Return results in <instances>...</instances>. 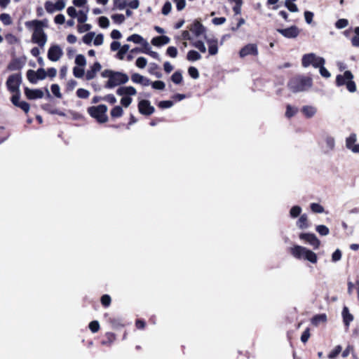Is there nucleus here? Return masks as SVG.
<instances>
[{
    "label": "nucleus",
    "mask_w": 359,
    "mask_h": 359,
    "mask_svg": "<svg viewBox=\"0 0 359 359\" xmlns=\"http://www.w3.org/2000/svg\"><path fill=\"white\" fill-rule=\"evenodd\" d=\"M111 19L115 23L121 24L125 21V16L123 14H114Z\"/></svg>",
    "instance_id": "nucleus-46"
},
{
    "label": "nucleus",
    "mask_w": 359,
    "mask_h": 359,
    "mask_svg": "<svg viewBox=\"0 0 359 359\" xmlns=\"http://www.w3.org/2000/svg\"><path fill=\"white\" fill-rule=\"evenodd\" d=\"M142 53L148 54L154 59L160 60L158 53L151 50V46H149L148 42L144 43V50H142Z\"/></svg>",
    "instance_id": "nucleus-28"
},
{
    "label": "nucleus",
    "mask_w": 359,
    "mask_h": 359,
    "mask_svg": "<svg viewBox=\"0 0 359 359\" xmlns=\"http://www.w3.org/2000/svg\"><path fill=\"white\" fill-rule=\"evenodd\" d=\"M102 66L100 62H96L90 67V69L88 70L86 74V78L88 81L92 80L96 76L97 72L101 70Z\"/></svg>",
    "instance_id": "nucleus-20"
},
{
    "label": "nucleus",
    "mask_w": 359,
    "mask_h": 359,
    "mask_svg": "<svg viewBox=\"0 0 359 359\" xmlns=\"http://www.w3.org/2000/svg\"><path fill=\"white\" fill-rule=\"evenodd\" d=\"M57 11H62L66 6V0H57L55 3Z\"/></svg>",
    "instance_id": "nucleus-63"
},
{
    "label": "nucleus",
    "mask_w": 359,
    "mask_h": 359,
    "mask_svg": "<svg viewBox=\"0 0 359 359\" xmlns=\"http://www.w3.org/2000/svg\"><path fill=\"white\" fill-rule=\"evenodd\" d=\"M189 74L193 79H198L199 77V73L198 69L194 67H190L188 69Z\"/></svg>",
    "instance_id": "nucleus-54"
},
{
    "label": "nucleus",
    "mask_w": 359,
    "mask_h": 359,
    "mask_svg": "<svg viewBox=\"0 0 359 359\" xmlns=\"http://www.w3.org/2000/svg\"><path fill=\"white\" fill-rule=\"evenodd\" d=\"M208 46V52L210 55H215L218 53V40L215 37L205 36Z\"/></svg>",
    "instance_id": "nucleus-16"
},
{
    "label": "nucleus",
    "mask_w": 359,
    "mask_h": 359,
    "mask_svg": "<svg viewBox=\"0 0 359 359\" xmlns=\"http://www.w3.org/2000/svg\"><path fill=\"white\" fill-rule=\"evenodd\" d=\"M302 212V208L299 205L293 206L290 210V215L292 218H296L300 215Z\"/></svg>",
    "instance_id": "nucleus-33"
},
{
    "label": "nucleus",
    "mask_w": 359,
    "mask_h": 359,
    "mask_svg": "<svg viewBox=\"0 0 359 359\" xmlns=\"http://www.w3.org/2000/svg\"><path fill=\"white\" fill-rule=\"evenodd\" d=\"M301 111L306 118H311L316 114L318 109L315 106L305 105L302 107Z\"/></svg>",
    "instance_id": "nucleus-19"
},
{
    "label": "nucleus",
    "mask_w": 359,
    "mask_h": 359,
    "mask_svg": "<svg viewBox=\"0 0 359 359\" xmlns=\"http://www.w3.org/2000/svg\"><path fill=\"white\" fill-rule=\"evenodd\" d=\"M187 58L189 61H196L201 58V55L196 50H189L187 53Z\"/></svg>",
    "instance_id": "nucleus-29"
},
{
    "label": "nucleus",
    "mask_w": 359,
    "mask_h": 359,
    "mask_svg": "<svg viewBox=\"0 0 359 359\" xmlns=\"http://www.w3.org/2000/svg\"><path fill=\"white\" fill-rule=\"evenodd\" d=\"M318 68H319V72L322 76H323L325 78L330 77L331 74L327 71V69L324 67V65H321V66H319Z\"/></svg>",
    "instance_id": "nucleus-60"
},
{
    "label": "nucleus",
    "mask_w": 359,
    "mask_h": 359,
    "mask_svg": "<svg viewBox=\"0 0 359 359\" xmlns=\"http://www.w3.org/2000/svg\"><path fill=\"white\" fill-rule=\"evenodd\" d=\"M297 226L301 229H305L309 227L308 217L306 214L300 215L299 219L297 222Z\"/></svg>",
    "instance_id": "nucleus-25"
},
{
    "label": "nucleus",
    "mask_w": 359,
    "mask_h": 359,
    "mask_svg": "<svg viewBox=\"0 0 359 359\" xmlns=\"http://www.w3.org/2000/svg\"><path fill=\"white\" fill-rule=\"evenodd\" d=\"M107 107L104 104H100L96 107H90L88 109L89 114L97 119L100 123H105L107 121L106 112Z\"/></svg>",
    "instance_id": "nucleus-6"
},
{
    "label": "nucleus",
    "mask_w": 359,
    "mask_h": 359,
    "mask_svg": "<svg viewBox=\"0 0 359 359\" xmlns=\"http://www.w3.org/2000/svg\"><path fill=\"white\" fill-rule=\"evenodd\" d=\"M131 80L133 83L142 84L144 86L150 85L151 81L149 79L143 76L142 75L135 73L131 76Z\"/></svg>",
    "instance_id": "nucleus-21"
},
{
    "label": "nucleus",
    "mask_w": 359,
    "mask_h": 359,
    "mask_svg": "<svg viewBox=\"0 0 359 359\" xmlns=\"http://www.w3.org/2000/svg\"><path fill=\"white\" fill-rule=\"evenodd\" d=\"M357 141L356 134L352 133L346 139V147L353 153L359 154V144H355Z\"/></svg>",
    "instance_id": "nucleus-13"
},
{
    "label": "nucleus",
    "mask_w": 359,
    "mask_h": 359,
    "mask_svg": "<svg viewBox=\"0 0 359 359\" xmlns=\"http://www.w3.org/2000/svg\"><path fill=\"white\" fill-rule=\"evenodd\" d=\"M348 25V20L344 18L339 19L335 22V27L339 29H344Z\"/></svg>",
    "instance_id": "nucleus-40"
},
{
    "label": "nucleus",
    "mask_w": 359,
    "mask_h": 359,
    "mask_svg": "<svg viewBox=\"0 0 359 359\" xmlns=\"http://www.w3.org/2000/svg\"><path fill=\"white\" fill-rule=\"evenodd\" d=\"M75 63L79 66L84 67L86 65V60L84 55L81 54L76 55Z\"/></svg>",
    "instance_id": "nucleus-41"
},
{
    "label": "nucleus",
    "mask_w": 359,
    "mask_h": 359,
    "mask_svg": "<svg viewBox=\"0 0 359 359\" xmlns=\"http://www.w3.org/2000/svg\"><path fill=\"white\" fill-rule=\"evenodd\" d=\"M130 46L128 44H125L122 46H121L118 53L117 57L120 60H123L125 54L129 50Z\"/></svg>",
    "instance_id": "nucleus-34"
},
{
    "label": "nucleus",
    "mask_w": 359,
    "mask_h": 359,
    "mask_svg": "<svg viewBox=\"0 0 359 359\" xmlns=\"http://www.w3.org/2000/svg\"><path fill=\"white\" fill-rule=\"evenodd\" d=\"M182 73L179 71L175 72L171 76V80L176 84H180L182 81Z\"/></svg>",
    "instance_id": "nucleus-36"
},
{
    "label": "nucleus",
    "mask_w": 359,
    "mask_h": 359,
    "mask_svg": "<svg viewBox=\"0 0 359 359\" xmlns=\"http://www.w3.org/2000/svg\"><path fill=\"white\" fill-rule=\"evenodd\" d=\"M128 41H132L136 44H142L144 47V43L147 42L140 35L134 34L127 38Z\"/></svg>",
    "instance_id": "nucleus-27"
},
{
    "label": "nucleus",
    "mask_w": 359,
    "mask_h": 359,
    "mask_svg": "<svg viewBox=\"0 0 359 359\" xmlns=\"http://www.w3.org/2000/svg\"><path fill=\"white\" fill-rule=\"evenodd\" d=\"M171 9H172L171 3L170 1H166L162 8V13L164 15H167L170 13Z\"/></svg>",
    "instance_id": "nucleus-50"
},
{
    "label": "nucleus",
    "mask_w": 359,
    "mask_h": 359,
    "mask_svg": "<svg viewBox=\"0 0 359 359\" xmlns=\"http://www.w3.org/2000/svg\"><path fill=\"white\" fill-rule=\"evenodd\" d=\"M27 77L29 81L32 83H36L39 81L36 73H35V71L32 69H29L27 72Z\"/></svg>",
    "instance_id": "nucleus-30"
},
{
    "label": "nucleus",
    "mask_w": 359,
    "mask_h": 359,
    "mask_svg": "<svg viewBox=\"0 0 359 359\" xmlns=\"http://www.w3.org/2000/svg\"><path fill=\"white\" fill-rule=\"evenodd\" d=\"M76 95L79 98L86 99L90 95V92L83 88H79L76 91Z\"/></svg>",
    "instance_id": "nucleus-42"
},
{
    "label": "nucleus",
    "mask_w": 359,
    "mask_h": 359,
    "mask_svg": "<svg viewBox=\"0 0 359 359\" xmlns=\"http://www.w3.org/2000/svg\"><path fill=\"white\" fill-rule=\"evenodd\" d=\"M101 75L103 78H108V81L104 85L106 88H113L121 84L126 83L129 80V77L126 74L110 69L103 71Z\"/></svg>",
    "instance_id": "nucleus-2"
},
{
    "label": "nucleus",
    "mask_w": 359,
    "mask_h": 359,
    "mask_svg": "<svg viewBox=\"0 0 359 359\" xmlns=\"http://www.w3.org/2000/svg\"><path fill=\"white\" fill-rule=\"evenodd\" d=\"M150 84H151L153 88L157 90H163L165 86V83L162 81H156L151 83Z\"/></svg>",
    "instance_id": "nucleus-47"
},
{
    "label": "nucleus",
    "mask_w": 359,
    "mask_h": 359,
    "mask_svg": "<svg viewBox=\"0 0 359 359\" xmlns=\"http://www.w3.org/2000/svg\"><path fill=\"white\" fill-rule=\"evenodd\" d=\"M320 145L325 154H328L333 151L335 147V139L334 137L329 134H325L323 136L322 141Z\"/></svg>",
    "instance_id": "nucleus-9"
},
{
    "label": "nucleus",
    "mask_w": 359,
    "mask_h": 359,
    "mask_svg": "<svg viewBox=\"0 0 359 359\" xmlns=\"http://www.w3.org/2000/svg\"><path fill=\"white\" fill-rule=\"evenodd\" d=\"M89 9L87 8L86 11H80L79 12V16H78V22L79 23H84L87 21L88 17L87 13L88 12Z\"/></svg>",
    "instance_id": "nucleus-37"
},
{
    "label": "nucleus",
    "mask_w": 359,
    "mask_h": 359,
    "mask_svg": "<svg viewBox=\"0 0 359 359\" xmlns=\"http://www.w3.org/2000/svg\"><path fill=\"white\" fill-rule=\"evenodd\" d=\"M63 55L62 48L58 45H53L48 51V58L53 62L58 61Z\"/></svg>",
    "instance_id": "nucleus-11"
},
{
    "label": "nucleus",
    "mask_w": 359,
    "mask_h": 359,
    "mask_svg": "<svg viewBox=\"0 0 359 359\" xmlns=\"http://www.w3.org/2000/svg\"><path fill=\"white\" fill-rule=\"evenodd\" d=\"M139 112L145 116H149L155 111V108L147 100H140L138 103Z\"/></svg>",
    "instance_id": "nucleus-10"
},
{
    "label": "nucleus",
    "mask_w": 359,
    "mask_h": 359,
    "mask_svg": "<svg viewBox=\"0 0 359 359\" xmlns=\"http://www.w3.org/2000/svg\"><path fill=\"white\" fill-rule=\"evenodd\" d=\"M114 8L113 9L123 10L127 6V1L125 0H113Z\"/></svg>",
    "instance_id": "nucleus-31"
},
{
    "label": "nucleus",
    "mask_w": 359,
    "mask_h": 359,
    "mask_svg": "<svg viewBox=\"0 0 359 359\" xmlns=\"http://www.w3.org/2000/svg\"><path fill=\"white\" fill-rule=\"evenodd\" d=\"M192 45L197 49H198L201 53L206 52V48L204 43L202 41H196L192 43Z\"/></svg>",
    "instance_id": "nucleus-44"
},
{
    "label": "nucleus",
    "mask_w": 359,
    "mask_h": 359,
    "mask_svg": "<svg viewBox=\"0 0 359 359\" xmlns=\"http://www.w3.org/2000/svg\"><path fill=\"white\" fill-rule=\"evenodd\" d=\"M25 94L27 96V97L29 100L42 98L44 95L43 92L40 89L32 90L28 88H25Z\"/></svg>",
    "instance_id": "nucleus-18"
},
{
    "label": "nucleus",
    "mask_w": 359,
    "mask_h": 359,
    "mask_svg": "<svg viewBox=\"0 0 359 359\" xmlns=\"http://www.w3.org/2000/svg\"><path fill=\"white\" fill-rule=\"evenodd\" d=\"M325 60L322 57L317 56L315 53H308L303 55L302 64L304 67L312 65L315 68H318L321 65H325Z\"/></svg>",
    "instance_id": "nucleus-7"
},
{
    "label": "nucleus",
    "mask_w": 359,
    "mask_h": 359,
    "mask_svg": "<svg viewBox=\"0 0 359 359\" xmlns=\"http://www.w3.org/2000/svg\"><path fill=\"white\" fill-rule=\"evenodd\" d=\"M89 328L92 331V332H97L100 329L99 323L96 320L90 322L89 324Z\"/></svg>",
    "instance_id": "nucleus-59"
},
{
    "label": "nucleus",
    "mask_w": 359,
    "mask_h": 359,
    "mask_svg": "<svg viewBox=\"0 0 359 359\" xmlns=\"http://www.w3.org/2000/svg\"><path fill=\"white\" fill-rule=\"evenodd\" d=\"M341 351V346H337L335 347V348L330 353L328 357L330 358H334L335 357H337Z\"/></svg>",
    "instance_id": "nucleus-62"
},
{
    "label": "nucleus",
    "mask_w": 359,
    "mask_h": 359,
    "mask_svg": "<svg viewBox=\"0 0 359 359\" xmlns=\"http://www.w3.org/2000/svg\"><path fill=\"white\" fill-rule=\"evenodd\" d=\"M99 25L102 28H107L109 25V19L104 16L99 18Z\"/></svg>",
    "instance_id": "nucleus-53"
},
{
    "label": "nucleus",
    "mask_w": 359,
    "mask_h": 359,
    "mask_svg": "<svg viewBox=\"0 0 359 359\" xmlns=\"http://www.w3.org/2000/svg\"><path fill=\"white\" fill-rule=\"evenodd\" d=\"M277 32L288 39L296 38L299 34V29L294 25L286 29H278Z\"/></svg>",
    "instance_id": "nucleus-12"
},
{
    "label": "nucleus",
    "mask_w": 359,
    "mask_h": 359,
    "mask_svg": "<svg viewBox=\"0 0 359 359\" xmlns=\"http://www.w3.org/2000/svg\"><path fill=\"white\" fill-rule=\"evenodd\" d=\"M95 36L94 32H89L83 36V41L86 44H90L93 38Z\"/></svg>",
    "instance_id": "nucleus-51"
},
{
    "label": "nucleus",
    "mask_w": 359,
    "mask_h": 359,
    "mask_svg": "<svg viewBox=\"0 0 359 359\" xmlns=\"http://www.w3.org/2000/svg\"><path fill=\"white\" fill-rule=\"evenodd\" d=\"M290 252L291 254L297 259H304L313 264H316L318 261L316 254L304 247L294 245L291 248Z\"/></svg>",
    "instance_id": "nucleus-4"
},
{
    "label": "nucleus",
    "mask_w": 359,
    "mask_h": 359,
    "mask_svg": "<svg viewBox=\"0 0 359 359\" xmlns=\"http://www.w3.org/2000/svg\"><path fill=\"white\" fill-rule=\"evenodd\" d=\"M311 85L312 81L310 78L297 76L290 79L287 86L292 92L299 93L308 90Z\"/></svg>",
    "instance_id": "nucleus-3"
},
{
    "label": "nucleus",
    "mask_w": 359,
    "mask_h": 359,
    "mask_svg": "<svg viewBox=\"0 0 359 359\" xmlns=\"http://www.w3.org/2000/svg\"><path fill=\"white\" fill-rule=\"evenodd\" d=\"M74 76L76 78H81L84 75V69L78 67L73 69Z\"/></svg>",
    "instance_id": "nucleus-55"
},
{
    "label": "nucleus",
    "mask_w": 359,
    "mask_h": 359,
    "mask_svg": "<svg viewBox=\"0 0 359 359\" xmlns=\"http://www.w3.org/2000/svg\"><path fill=\"white\" fill-rule=\"evenodd\" d=\"M0 18L2 21V22L5 25H9L12 23V20L11 16L7 13H3L1 15Z\"/></svg>",
    "instance_id": "nucleus-49"
},
{
    "label": "nucleus",
    "mask_w": 359,
    "mask_h": 359,
    "mask_svg": "<svg viewBox=\"0 0 359 359\" xmlns=\"http://www.w3.org/2000/svg\"><path fill=\"white\" fill-rule=\"evenodd\" d=\"M16 107L22 109L25 113H27L29 111L30 107L29 104L25 101H20Z\"/></svg>",
    "instance_id": "nucleus-61"
},
{
    "label": "nucleus",
    "mask_w": 359,
    "mask_h": 359,
    "mask_svg": "<svg viewBox=\"0 0 359 359\" xmlns=\"http://www.w3.org/2000/svg\"><path fill=\"white\" fill-rule=\"evenodd\" d=\"M51 91L55 97L58 98H60L62 97V95L60 93V88L57 84H53L51 86Z\"/></svg>",
    "instance_id": "nucleus-52"
},
{
    "label": "nucleus",
    "mask_w": 359,
    "mask_h": 359,
    "mask_svg": "<svg viewBox=\"0 0 359 359\" xmlns=\"http://www.w3.org/2000/svg\"><path fill=\"white\" fill-rule=\"evenodd\" d=\"M239 55L241 57H244L247 55H258V49L257 46L255 43H249L245 46L240 50Z\"/></svg>",
    "instance_id": "nucleus-14"
},
{
    "label": "nucleus",
    "mask_w": 359,
    "mask_h": 359,
    "mask_svg": "<svg viewBox=\"0 0 359 359\" xmlns=\"http://www.w3.org/2000/svg\"><path fill=\"white\" fill-rule=\"evenodd\" d=\"M341 259V252L340 250L337 249L332 255V261L337 262Z\"/></svg>",
    "instance_id": "nucleus-57"
},
{
    "label": "nucleus",
    "mask_w": 359,
    "mask_h": 359,
    "mask_svg": "<svg viewBox=\"0 0 359 359\" xmlns=\"http://www.w3.org/2000/svg\"><path fill=\"white\" fill-rule=\"evenodd\" d=\"M22 76L20 74H13L9 76L6 81V86L11 93L20 91Z\"/></svg>",
    "instance_id": "nucleus-8"
},
{
    "label": "nucleus",
    "mask_w": 359,
    "mask_h": 359,
    "mask_svg": "<svg viewBox=\"0 0 359 359\" xmlns=\"http://www.w3.org/2000/svg\"><path fill=\"white\" fill-rule=\"evenodd\" d=\"M116 93L120 96L135 95L137 94V90L133 86H124L118 88L116 90Z\"/></svg>",
    "instance_id": "nucleus-22"
},
{
    "label": "nucleus",
    "mask_w": 359,
    "mask_h": 359,
    "mask_svg": "<svg viewBox=\"0 0 359 359\" xmlns=\"http://www.w3.org/2000/svg\"><path fill=\"white\" fill-rule=\"evenodd\" d=\"M170 42V38L167 36H156L152 39L151 43L156 46L168 44Z\"/></svg>",
    "instance_id": "nucleus-23"
},
{
    "label": "nucleus",
    "mask_w": 359,
    "mask_h": 359,
    "mask_svg": "<svg viewBox=\"0 0 359 359\" xmlns=\"http://www.w3.org/2000/svg\"><path fill=\"white\" fill-rule=\"evenodd\" d=\"M25 26L28 29L33 28L32 41L41 48L44 47L47 42V35L43 29L46 26L44 22L38 20L27 21Z\"/></svg>",
    "instance_id": "nucleus-1"
},
{
    "label": "nucleus",
    "mask_w": 359,
    "mask_h": 359,
    "mask_svg": "<svg viewBox=\"0 0 359 359\" xmlns=\"http://www.w3.org/2000/svg\"><path fill=\"white\" fill-rule=\"evenodd\" d=\"M353 79V74L350 71H346L343 75L337 76L336 84L337 86L346 85L350 93H354L356 91V85Z\"/></svg>",
    "instance_id": "nucleus-5"
},
{
    "label": "nucleus",
    "mask_w": 359,
    "mask_h": 359,
    "mask_svg": "<svg viewBox=\"0 0 359 359\" xmlns=\"http://www.w3.org/2000/svg\"><path fill=\"white\" fill-rule=\"evenodd\" d=\"M167 54L170 56L171 57H176L177 55V49L174 47V46H169L168 48H167V51H166Z\"/></svg>",
    "instance_id": "nucleus-58"
},
{
    "label": "nucleus",
    "mask_w": 359,
    "mask_h": 359,
    "mask_svg": "<svg viewBox=\"0 0 359 359\" xmlns=\"http://www.w3.org/2000/svg\"><path fill=\"white\" fill-rule=\"evenodd\" d=\"M189 30L196 37H198L205 32V27L198 20H196L190 27Z\"/></svg>",
    "instance_id": "nucleus-17"
},
{
    "label": "nucleus",
    "mask_w": 359,
    "mask_h": 359,
    "mask_svg": "<svg viewBox=\"0 0 359 359\" xmlns=\"http://www.w3.org/2000/svg\"><path fill=\"white\" fill-rule=\"evenodd\" d=\"M299 238L308 242L314 249H318L320 242L313 233H301Z\"/></svg>",
    "instance_id": "nucleus-15"
},
{
    "label": "nucleus",
    "mask_w": 359,
    "mask_h": 359,
    "mask_svg": "<svg viewBox=\"0 0 359 359\" xmlns=\"http://www.w3.org/2000/svg\"><path fill=\"white\" fill-rule=\"evenodd\" d=\"M172 1L176 4L177 10L179 11H182L186 6V1L185 0H172Z\"/></svg>",
    "instance_id": "nucleus-56"
},
{
    "label": "nucleus",
    "mask_w": 359,
    "mask_h": 359,
    "mask_svg": "<svg viewBox=\"0 0 359 359\" xmlns=\"http://www.w3.org/2000/svg\"><path fill=\"white\" fill-rule=\"evenodd\" d=\"M158 107L161 109H168L170 108L173 106V102L170 100H163L159 102L158 104Z\"/></svg>",
    "instance_id": "nucleus-48"
},
{
    "label": "nucleus",
    "mask_w": 359,
    "mask_h": 359,
    "mask_svg": "<svg viewBox=\"0 0 359 359\" xmlns=\"http://www.w3.org/2000/svg\"><path fill=\"white\" fill-rule=\"evenodd\" d=\"M316 230L321 236H327L330 233L329 229L325 225L317 226Z\"/></svg>",
    "instance_id": "nucleus-38"
},
{
    "label": "nucleus",
    "mask_w": 359,
    "mask_h": 359,
    "mask_svg": "<svg viewBox=\"0 0 359 359\" xmlns=\"http://www.w3.org/2000/svg\"><path fill=\"white\" fill-rule=\"evenodd\" d=\"M123 115V109L120 106L114 107L111 111V116L113 118H118Z\"/></svg>",
    "instance_id": "nucleus-35"
},
{
    "label": "nucleus",
    "mask_w": 359,
    "mask_h": 359,
    "mask_svg": "<svg viewBox=\"0 0 359 359\" xmlns=\"http://www.w3.org/2000/svg\"><path fill=\"white\" fill-rule=\"evenodd\" d=\"M342 316L344 324L348 327L350 323L353 320V316L349 313L348 309L346 306H344L343 309Z\"/></svg>",
    "instance_id": "nucleus-26"
},
{
    "label": "nucleus",
    "mask_w": 359,
    "mask_h": 359,
    "mask_svg": "<svg viewBox=\"0 0 359 359\" xmlns=\"http://www.w3.org/2000/svg\"><path fill=\"white\" fill-rule=\"evenodd\" d=\"M310 208L313 212L323 213L324 212V208L319 203H313L311 204Z\"/></svg>",
    "instance_id": "nucleus-39"
},
{
    "label": "nucleus",
    "mask_w": 359,
    "mask_h": 359,
    "mask_svg": "<svg viewBox=\"0 0 359 359\" xmlns=\"http://www.w3.org/2000/svg\"><path fill=\"white\" fill-rule=\"evenodd\" d=\"M327 321V316L325 313L314 316L311 319V323L315 326H318L320 323H325Z\"/></svg>",
    "instance_id": "nucleus-24"
},
{
    "label": "nucleus",
    "mask_w": 359,
    "mask_h": 359,
    "mask_svg": "<svg viewBox=\"0 0 359 359\" xmlns=\"http://www.w3.org/2000/svg\"><path fill=\"white\" fill-rule=\"evenodd\" d=\"M136 66L139 68L143 69L147 64V60L144 57H140L136 60Z\"/></svg>",
    "instance_id": "nucleus-45"
},
{
    "label": "nucleus",
    "mask_w": 359,
    "mask_h": 359,
    "mask_svg": "<svg viewBox=\"0 0 359 359\" xmlns=\"http://www.w3.org/2000/svg\"><path fill=\"white\" fill-rule=\"evenodd\" d=\"M36 76L39 80H43L46 77V72L44 69L40 68L36 72Z\"/></svg>",
    "instance_id": "nucleus-64"
},
{
    "label": "nucleus",
    "mask_w": 359,
    "mask_h": 359,
    "mask_svg": "<svg viewBox=\"0 0 359 359\" xmlns=\"http://www.w3.org/2000/svg\"><path fill=\"white\" fill-rule=\"evenodd\" d=\"M45 9L49 13H53L57 11L55 4L49 1L45 3Z\"/></svg>",
    "instance_id": "nucleus-43"
},
{
    "label": "nucleus",
    "mask_w": 359,
    "mask_h": 359,
    "mask_svg": "<svg viewBox=\"0 0 359 359\" xmlns=\"http://www.w3.org/2000/svg\"><path fill=\"white\" fill-rule=\"evenodd\" d=\"M298 111V109L290 104L287 105L285 116L287 118L294 116Z\"/></svg>",
    "instance_id": "nucleus-32"
}]
</instances>
